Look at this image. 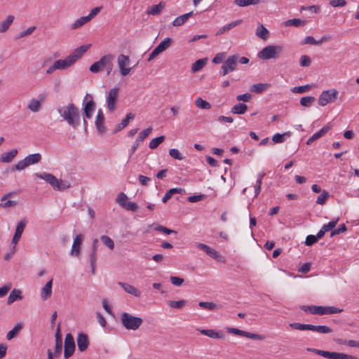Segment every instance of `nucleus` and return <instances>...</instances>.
<instances>
[{"instance_id": "obj_54", "label": "nucleus", "mask_w": 359, "mask_h": 359, "mask_svg": "<svg viewBox=\"0 0 359 359\" xmlns=\"http://www.w3.org/2000/svg\"><path fill=\"white\" fill-rule=\"evenodd\" d=\"M311 89V86L309 85H305V86H297L292 88V92L294 93H304L306 91H308Z\"/></svg>"}, {"instance_id": "obj_33", "label": "nucleus", "mask_w": 359, "mask_h": 359, "mask_svg": "<svg viewBox=\"0 0 359 359\" xmlns=\"http://www.w3.org/2000/svg\"><path fill=\"white\" fill-rule=\"evenodd\" d=\"M265 1L266 0H235L234 4L241 7H245L250 5H257Z\"/></svg>"}, {"instance_id": "obj_64", "label": "nucleus", "mask_w": 359, "mask_h": 359, "mask_svg": "<svg viewBox=\"0 0 359 359\" xmlns=\"http://www.w3.org/2000/svg\"><path fill=\"white\" fill-rule=\"evenodd\" d=\"M330 5L332 7H343L346 5V0H331L330 1Z\"/></svg>"}, {"instance_id": "obj_40", "label": "nucleus", "mask_w": 359, "mask_h": 359, "mask_svg": "<svg viewBox=\"0 0 359 359\" xmlns=\"http://www.w3.org/2000/svg\"><path fill=\"white\" fill-rule=\"evenodd\" d=\"M22 325L21 323H18L11 330H10L7 335L6 338L8 340H11L15 338L18 333L22 330Z\"/></svg>"}, {"instance_id": "obj_25", "label": "nucleus", "mask_w": 359, "mask_h": 359, "mask_svg": "<svg viewBox=\"0 0 359 359\" xmlns=\"http://www.w3.org/2000/svg\"><path fill=\"white\" fill-rule=\"evenodd\" d=\"M200 332L202 334L208 336L210 338L213 339H223L224 337V334L222 331H215L214 330H201Z\"/></svg>"}, {"instance_id": "obj_16", "label": "nucleus", "mask_w": 359, "mask_h": 359, "mask_svg": "<svg viewBox=\"0 0 359 359\" xmlns=\"http://www.w3.org/2000/svg\"><path fill=\"white\" fill-rule=\"evenodd\" d=\"M83 238L82 234L76 235L73 241L71 248L70 255L74 257H79L80 255L81 245Z\"/></svg>"}, {"instance_id": "obj_60", "label": "nucleus", "mask_w": 359, "mask_h": 359, "mask_svg": "<svg viewBox=\"0 0 359 359\" xmlns=\"http://www.w3.org/2000/svg\"><path fill=\"white\" fill-rule=\"evenodd\" d=\"M1 202V203H0V208H11L17 205V202L15 201H11L9 199H6V201Z\"/></svg>"}, {"instance_id": "obj_63", "label": "nucleus", "mask_w": 359, "mask_h": 359, "mask_svg": "<svg viewBox=\"0 0 359 359\" xmlns=\"http://www.w3.org/2000/svg\"><path fill=\"white\" fill-rule=\"evenodd\" d=\"M114 60V55H111L109 57V59L108 60V62L106 65L105 69L107 70V74L109 75L113 69V61Z\"/></svg>"}, {"instance_id": "obj_57", "label": "nucleus", "mask_w": 359, "mask_h": 359, "mask_svg": "<svg viewBox=\"0 0 359 359\" xmlns=\"http://www.w3.org/2000/svg\"><path fill=\"white\" fill-rule=\"evenodd\" d=\"M169 154L175 159L182 160L184 156L177 149H171L169 150Z\"/></svg>"}, {"instance_id": "obj_62", "label": "nucleus", "mask_w": 359, "mask_h": 359, "mask_svg": "<svg viewBox=\"0 0 359 359\" xmlns=\"http://www.w3.org/2000/svg\"><path fill=\"white\" fill-rule=\"evenodd\" d=\"M299 63L302 67H309L311 65V60L308 55H304L301 56Z\"/></svg>"}, {"instance_id": "obj_20", "label": "nucleus", "mask_w": 359, "mask_h": 359, "mask_svg": "<svg viewBox=\"0 0 359 359\" xmlns=\"http://www.w3.org/2000/svg\"><path fill=\"white\" fill-rule=\"evenodd\" d=\"M152 128L149 127L142 130L139 135L133 146L131 147V153L133 154L137 148L138 147L140 142L144 141V140L151 133Z\"/></svg>"}, {"instance_id": "obj_18", "label": "nucleus", "mask_w": 359, "mask_h": 359, "mask_svg": "<svg viewBox=\"0 0 359 359\" xmlns=\"http://www.w3.org/2000/svg\"><path fill=\"white\" fill-rule=\"evenodd\" d=\"M95 123L99 134L102 135L105 133L104 116L100 109L97 111Z\"/></svg>"}, {"instance_id": "obj_41", "label": "nucleus", "mask_w": 359, "mask_h": 359, "mask_svg": "<svg viewBox=\"0 0 359 359\" xmlns=\"http://www.w3.org/2000/svg\"><path fill=\"white\" fill-rule=\"evenodd\" d=\"M269 84H268V83H256V84H253L250 87V90L252 92L259 94V93H263L264 90H266L269 88Z\"/></svg>"}, {"instance_id": "obj_5", "label": "nucleus", "mask_w": 359, "mask_h": 359, "mask_svg": "<svg viewBox=\"0 0 359 359\" xmlns=\"http://www.w3.org/2000/svg\"><path fill=\"white\" fill-rule=\"evenodd\" d=\"M121 323L128 330H137L142 324L143 320L140 317L133 316L128 313L123 312L121 314Z\"/></svg>"}, {"instance_id": "obj_13", "label": "nucleus", "mask_w": 359, "mask_h": 359, "mask_svg": "<svg viewBox=\"0 0 359 359\" xmlns=\"http://www.w3.org/2000/svg\"><path fill=\"white\" fill-rule=\"evenodd\" d=\"M130 63V58L128 56H126L123 54H121L118 57V67L120 69V72L122 76H126L128 75L131 68H126V67L128 66Z\"/></svg>"}, {"instance_id": "obj_39", "label": "nucleus", "mask_w": 359, "mask_h": 359, "mask_svg": "<svg viewBox=\"0 0 359 359\" xmlns=\"http://www.w3.org/2000/svg\"><path fill=\"white\" fill-rule=\"evenodd\" d=\"M172 42V39L165 38L156 47V48L161 53L171 46Z\"/></svg>"}, {"instance_id": "obj_14", "label": "nucleus", "mask_w": 359, "mask_h": 359, "mask_svg": "<svg viewBox=\"0 0 359 359\" xmlns=\"http://www.w3.org/2000/svg\"><path fill=\"white\" fill-rule=\"evenodd\" d=\"M111 54L104 55L99 61L94 62L90 67L89 70L93 73H98L103 69H105L106 65L109 59Z\"/></svg>"}, {"instance_id": "obj_59", "label": "nucleus", "mask_w": 359, "mask_h": 359, "mask_svg": "<svg viewBox=\"0 0 359 359\" xmlns=\"http://www.w3.org/2000/svg\"><path fill=\"white\" fill-rule=\"evenodd\" d=\"M154 229L157 231L163 232L165 234H171V233H177V231L174 230H171L165 226H163L162 225H157Z\"/></svg>"}, {"instance_id": "obj_47", "label": "nucleus", "mask_w": 359, "mask_h": 359, "mask_svg": "<svg viewBox=\"0 0 359 359\" xmlns=\"http://www.w3.org/2000/svg\"><path fill=\"white\" fill-rule=\"evenodd\" d=\"M290 136V132H286L283 134L276 133L272 137V141L274 143H283L285 141L284 137Z\"/></svg>"}, {"instance_id": "obj_27", "label": "nucleus", "mask_w": 359, "mask_h": 359, "mask_svg": "<svg viewBox=\"0 0 359 359\" xmlns=\"http://www.w3.org/2000/svg\"><path fill=\"white\" fill-rule=\"evenodd\" d=\"M185 193V190L182 188H172L167 191L165 194L162 198L163 203H166L169 199L172 198V196L175 194H182Z\"/></svg>"}, {"instance_id": "obj_2", "label": "nucleus", "mask_w": 359, "mask_h": 359, "mask_svg": "<svg viewBox=\"0 0 359 359\" xmlns=\"http://www.w3.org/2000/svg\"><path fill=\"white\" fill-rule=\"evenodd\" d=\"M57 111L60 116L73 128H76L81 122L79 109L73 103L60 107Z\"/></svg>"}, {"instance_id": "obj_12", "label": "nucleus", "mask_w": 359, "mask_h": 359, "mask_svg": "<svg viewBox=\"0 0 359 359\" xmlns=\"http://www.w3.org/2000/svg\"><path fill=\"white\" fill-rule=\"evenodd\" d=\"M118 93L119 88L117 87H114L109 90L108 93L106 102L107 104V108L111 112H113L116 109V103L118 100Z\"/></svg>"}, {"instance_id": "obj_35", "label": "nucleus", "mask_w": 359, "mask_h": 359, "mask_svg": "<svg viewBox=\"0 0 359 359\" xmlns=\"http://www.w3.org/2000/svg\"><path fill=\"white\" fill-rule=\"evenodd\" d=\"M256 35L263 40H266L269 35L268 29L263 25L259 24L256 30Z\"/></svg>"}, {"instance_id": "obj_3", "label": "nucleus", "mask_w": 359, "mask_h": 359, "mask_svg": "<svg viewBox=\"0 0 359 359\" xmlns=\"http://www.w3.org/2000/svg\"><path fill=\"white\" fill-rule=\"evenodd\" d=\"M36 176L45 180L54 190L64 191L71 187V184L67 180H58L53 175L47 172L36 173Z\"/></svg>"}, {"instance_id": "obj_17", "label": "nucleus", "mask_w": 359, "mask_h": 359, "mask_svg": "<svg viewBox=\"0 0 359 359\" xmlns=\"http://www.w3.org/2000/svg\"><path fill=\"white\" fill-rule=\"evenodd\" d=\"M76 343L78 350L81 352L85 351L89 346L88 337L85 333H79L77 336Z\"/></svg>"}, {"instance_id": "obj_9", "label": "nucleus", "mask_w": 359, "mask_h": 359, "mask_svg": "<svg viewBox=\"0 0 359 359\" xmlns=\"http://www.w3.org/2000/svg\"><path fill=\"white\" fill-rule=\"evenodd\" d=\"M88 97H90V100L87 101L86 103L84 105L83 107V123L86 128L88 122L86 120V118H91L93 116V113L95 109L96 104L93 100V97L89 94H86L84 97V101L87 99Z\"/></svg>"}, {"instance_id": "obj_29", "label": "nucleus", "mask_w": 359, "mask_h": 359, "mask_svg": "<svg viewBox=\"0 0 359 359\" xmlns=\"http://www.w3.org/2000/svg\"><path fill=\"white\" fill-rule=\"evenodd\" d=\"M17 154H18V150L15 149H11L9 151L5 152L1 154V161L3 163H10L14 159V158L17 156Z\"/></svg>"}, {"instance_id": "obj_37", "label": "nucleus", "mask_w": 359, "mask_h": 359, "mask_svg": "<svg viewBox=\"0 0 359 359\" xmlns=\"http://www.w3.org/2000/svg\"><path fill=\"white\" fill-rule=\"evenodd\" d=\"M327 40V37L326 36H323L319 41H316L313 36H308L304 39L302 44L319 45Z\"/></svg>"}, {"instance_id": "obj_23", "label": "nucleus", "mask_w": 359, "mask_h": 359, "mask_svg": "<svg viewBox=\"0 0 359 359\" xmlns=\"http://www.w3.org/2000/svg\"><path fill=\"white\" fill-rule=\"evenodd\" d=\"M53 279L48 281L41 290V297L43 300H46L51 297L52 294Z\"/></svg>"}, {"instance_id": "obj_38", "label": "nucleus", "mask_w": 359, "mask_h": 359, "mask_svg": "<svg viewBox=\"0 0 359 359\" xmlns=\"http://www.w3.org/2000/svg\"><path fill=\"white\" fill-rule=\"evenodd\" d=\"M285 26H294V27H301L304 26L306 25V20H301L299 18H293L288 20H286L283 22Z\"/></svg>"}, {"instance_id": "obj_1", "label": "nucleus", "mask_w": 359, "mask_h": 359, "mask_svg": "<svg viewBox=\"0 0 359 359\" xmlns=\"http://www.w3.org/2000/svg\"><path fill=\"white\" fill-rule=\"evenodd\" d=\"M90 44L83 45L76 48L64 60H57L54 62L47 70L46 73L50 74L56 69H66L74 65L90 48Z\"/></svg>"}, {"instance_id": "obj_36", "label": "nucleus", "mask_w": 359, "mask_h": 359, "mask_svg": "<svg viewBox=\"0 0 359 359\" xmlns=\"http://www.w3.org/2000/svg\"><path fill=\"white\" fill-rule=\"evenodd\" d=\"M310 330L315 331L318 333L328 334L332 332V329L326 325H310Z\"/></svg>"}, {"instance_id": "obj_61", "label": "nucleus", "mask_w": 359, "mask_h": 359, "mask_svg": "<svg viewBox=\"0 0 359 359\" xmlns=\"http://www.w3.org/2000/svg\"><path fill=\"white\" fill-rule=\"evenodd\" d=\"M347 228L344 224H341L337 229L332 230V231L330 233V236L333 237L336 235H338L339 233H344L346 231Z\"/></svg>"}, {"instance_id": "obj_42", "label": "nucleus", "mask_w": 359, "mask_h": 359, "mask_svg": "<svg viewBox=\"0 0 359 359\" xmlns=\"http://www.w3.org/2000/svg\"><path fill=\"white\" fill-rule=\"evenodd\" d=\"M206 62H207V59H205V58H204V59H199V60H196L192 65L191 71L193 72H196L200 71L201 69H202L204 67V66L205 65Z\"/></svg>"}, {"instance_id": "obj_31", "label": "nucleus", "mask_w": 359, "mask_h": 359, "mask_svg": "<svg viewBox=\"0 0 359 359\" xmlns=\"http://www.w3.org/2000/svg\"><path fill=\"white\" fill-rule=\"evenodd\" d=\"M41 107L42 104H41L40 102H39V101L35 99L30 100L27 104V109L34 113L39 111L41 109Z\"/></svg>"}, {"instance_id": "obj_48", "label": "nucleus", "mask_w": 359, "mask_h": 359, "mask_svg": "<svg viewBox=\"0 0 359 359\" xmlns=\"http://www.w3.org/2000/svg\"><path fill=\"white\" fill-rule=\"evenodd\" d=\"M164 140L165 136L163 135L152 139L149 143V148L151 149L157 148Z\"/></svg>"}, {"instance_id": "obj_11", "label": "nucleus", "mask_w": 359, "mask_h": 359, "mask_svg": "<svg viewBox=\"0 0 359 359\" xmlns=\"http://www.w3.org/2000/svg\"><path fill=\"white\" fill-rule=\"evenodd\" d=\"M74 339L72 334L68 333L65 336L64 346V357L67 359L70 358L75 351Z\"/></svg>"}, {"instance_id": "obj_22", "label": "nucleus", "mask_w": 359, "mask_h": 359, "mask_svg": "<svg viewBox=\"0 0 359 359\" xmlns=\"http://www.w3.org/2000/svg\"><path fill=\"white\" fill-rule=\"evenodd\" d=\"M120 285L127 293L132 294L136 297H140L141 292L134 286L129 285L128 283L118 282Z\"/></svg>"}, {"instance_id": "obj_32", "label": "nucleus", "mask_w": 359, "mask_h": 359, "mask_svg": "<svg viewBox=\"0 0 359 359\" xmlns=\"http://www.w3.org/2000/svg\"><path fill=\"white\" fill-rule=\"evenodd\" d=\"M248 106L245 104L238 103L231 109V112L234 114H243L246 112Z\"/></svg>"}, {"instance_id": "obj_30", "label": "nucleus", "mask_w": 359, "mask_h": 359, "mask_svg": "<svg viewBox=\"0 0 359 359\" xmlns=\"http://www.w3.org/2000/svg\"><path fill=\"white\" fill-rule=\"evenodd\" d=\"M14 19L15 18L13 15L7 16L6 19L2 21L0 24V33L6 32L11 24L13 22Z\"/></svg>"}, {"instance_id": "obj_15", "label": "nucleus", "mask_w": 359, "mask_h": 359, "mask_svg": "<svg viewBox=\"0 0 359 359\" xmlns=\"http://www.w3.org/2000/svg\"><path fill=\"white\" fill-rule=\"evenodd\" d=\"M26 224H27V221L25 219H22L20 222H18V224L16 226V229H15L14 236H13L12 241H11V244L14 245V247H13L14 248H15V245L20 241V239L22 236V234L25 230V228L26 226Z\"/></svg>"}, {"instance_id": "obj_26", "label": "nucleus", "mask_w": 359, "mask_h": 359, "mask_svg": "<svg viewBox=\"0 0 359 359\" xmlns=\"http://www.w3.org/2000/svg\"><path fill=\"white\" fill-rule=\"evenodd\" d=\"M194 15V12L191 11L189 13H185L184 15H180L177 17L172 22V25L175 27H179L184 25L186 21Z\"/></svg>"}, {"instance_id": "obj_28", "label": "nucleus", "mask_w": 359, "mask_h": 359, "mask_svg": "<svg viewBox=\"0 0 359 359\" xmlns=\"http://www.w3.org/2000/svg\"><path fill=\"white\" fill-rule=\"evenodd\" d=\"M21 294L22 292L20 290H13L8 297L7 304L8 305H11L16 300H21L22 299V296Z\"/></svg>"}, {"instance_id": "obj_52", "label": "nucleus", "mask_w": 359, "mask_h": 359, "mask_svg": "<svg viewBox=\"0 0 359 359\" xmlns=\"http://www.w3.org/2000/svg\"><path fill=\"white\" fill-rule=\"evenodd\" d=\"M329 196V193L326 190H323L320 195H319L317 198L316 203L320 205H324L326 203Z\"/></svg>"}, {"instance_id": "obj_49", "label": "nucleus", "mask_w": 359, "mask_h": 359, "mask_svg": "<svg viewBox=\"0 0 359 359\" xmlns=\"http://www.w3.org/2000/svg\"><path fill=\"white\" fill-rule=\"evenodd\" d=\"M100 239L102 243L107 248H109L110 250H113L114 248V243L113 240L108 236L103 235L100 237Z\"/></svg>"}, {"instance_id": "obj_21", "label": "nucleus", "mask_w": 359, "mask_h": 359, "mask_svg": "<svg viewBox=\"0 0 359 359\" xmlns=\"http://www.w3.org/2000/svg\"><path fill=\"white\" fill-rule=\"evenodd\" d=\"M330 128L331 127L329 125L323 127L318 132L314 133L312 136L309 137V139L306 142V144H311L314 141L317 140L318 139L325 135L330 130Z\"/></svg>"}, {"instance_id": "obj_34", "label": "nucleus", "mask_w": 359, "mask_h": 359, "mask_svg": "<svg viewBox=\"0 0 359 359\" xmlns=\"http://www.w3.org/2000/svg\"><path fill=\"white\" fill-rule=\"evenodd\" d=\"M41 156L39 153L28 155L25 158V161L27 163V166H29V165L36 164L39 163L41 161Z\"/></svg>"}, {"instance_id": "obj_43", "label": "nucleus", "mask_w": 359, "mask_h": 359, "mask_svg": "<svg viewBox=\"0 0 359 359\" xmlns=\"http://www.w3.org/2000/svg\"><path fill=\"white\" fill-rule=\"evenodd\" d=\"M89 21L90 20L87 16L81 17L79 19H77L73 24H72L71 29H76Z\"/></svg>"}, {"instance_id": "obj_10", "label": "nucleus", "mask_w": 359, "mask_h": 359, "mask_svg": "<svg viewBox=\"0 0 359 359\" xmlns=\"http://www.w3.org/2000/svg\"><path fill=\"white\" fill-rule=\"evenodd\" d=\"M238 55L229 56L221 67L222 75L225 76L236 69Z\"/></svg>"}, {"instance_id": "obj_7", "label": "nucleus", "mask_w": 359, "mask_h": 359, "mask_svg": "<svg viewBox=\"0 0 359 359\" xmlns=\"http://www.w3.org/2000/svg\"><path fill=\"white\" fill-rule=\"evenodd\" d=\"M338 91L336 89H330L321 93L318 100V104L324 107L328 103L334 102L338 96Z\"/></svg>"}, {"instance_id": "obj_56", "label": "nucleus", "mask_w": 359, "mask_h": 359, "mask_svg": "<svg viewBox=\"0 0 359 359\" xmlns=\"http://www.w3.org/2000/svg\"><path fill=\"white\" fill-rule=\"evenodd\" d=\"M127 200L128 197L123 192H121L118 194L116 201L121 206L124 207L127 203Z\"/></svg>"}, {"instance_id": "obj_19", "label": "nucleus", "mask_w": 359, "mask_h": 359, "mask_svg": "<svg viewBox=\"0 0 359 359\" xmlns=\"http://www.w3.org/2000/svg\"><path fill=\"white\" fill-rule=\"evenodd\" d=\"M228 332L234 334H237L239 336L245 337L247 338L252 339H260L261 336L257 334H253L251 332H248L246 331H243L239 330L238 328H229Z\"/></svg>"}, {"instance_id": "obj_44", "label": "nucleus", "mask_w": 359, "mask_h": 359, "mask_svg": "<svg viewBox=\"0 0 359 359\" xmlns=\"http://www.w3.org/2000/svg\"><path fill=\"white\" fill-rule=\"evenodd\" d=\"M62 351V345H55L54 353L48 349V359H53V356L58 358L61 355Z\"/></svg>"}, {"instance_id": "obj_46", "label": "nucleus", "mask_w": 359, "mask_h": 359, "mask_svg": "<svg viewBox=\"0 0 359 359\" xmlns=\"http://www.w3.org/2000/svg\"><path fill=\"white\" fill-rule=\"evenodd\" d=\"M316 98L313 96L303 97L300 100V104L305 107H309L315 102Z\"/></svg>"}, {"instance_id": "obj_51", "label": "nucleus", "mask_w": 359, "mask_h": 359, "mask_svg": "<svg viewBox=\"0 0 359 359\" xmlns=\"http://www.w3.org/2000/svg\"><path fill=\"white\" fill-rule=\"evenodd\" d=\"M311 324H302L299 323H292L290 324V327L297 330H310Z\"/></svg>"}, {"instance_id": "obj_24", "label": "nucleus", "mask_w": 359, "mask_h": 359, "mask_svg": "<svg viewBox=\"0 0 359 359\" xmlns=\"http://www.w3.org/2000/svg\"><path fill=\"white\" fill-rule=\"evenodd\" d=\"M165 7V3L161 1L158 4L151 6L147 11L148 15H158Z\"/></svg>"}, {"instance_id": "obj_58", "label": "nucleus", "mask_w": 359, "mask_h": 359, "mask_svg": "<svg viewBox=\"0 0 359 359\" xmlns=\"http://www.w3.org/2000/svg\"><path fill=\"white\" fill-rule=\"evenodd\" d=\"M96 254H97V252H91L90 254L91 272L93 274L95 273V264H96V259H97Z\"/></svg>"}, {"instance_id": "obj_45", "label": "nucleus", "mask_w": 359, "mask_h": 359, "mask_svg": "<svg viewBox=\"0 0 359 359\" xmlns=\"http://www.w3.org/2000/svg\"><path fill=\"white\" fill-rule=\"evenodd\" d=\"M196 106L202 109H209L211 108V104L206 100H203L201 97H198L195 100Z\"/></svg>"}, {"instance_id": "obj_4", "label": "nucleus", "mask_w": 359, "mask_h": 359, "mask_svg": "<svg viewBox=\"0 0 359 359\" xmlns=\"http://www.w3.org/2000/svg\"><path fill=\"white\" fill-rule=\"evenodd\" d=\"M300 309L306 313H309L314 315L335 314L343 311V309L337 308L335 306L302 305L300 306Z\"/></svg>"}, {"instance_id": "obj_6", "label": "nucleus", "mask_w": 359, "mask_h": 359, "mask_svg": "<svg viewBox=\"0 0 359 359\" xmlns=\"http://www.w3.org/2000/svg\"><path fill=\"white\" fill-rule=\"evenodd\" d=\"M283 47L280 46H267L258 53V57L262 60L277 58L278 54L281 53Z\"/></svg>"}, {"instance_id": "obj_8", "label": "nucleus", "mask_w": 359, "mask_h": 359, "mask_svg": "<svg viewBox=\"0 0 359 359\" xmlns=\"http://www.w3.org/2000/svg\"><path fill=\"white\" fill-rule=\"evenodd\" d=\"M307 351L314 352L322 357L327 358L329 359H357V358L352 355L341 353L330 352L315 348H307Z\"/></svg>"}, {"instance_id": "obj_50", "label": "nucleus", "mask_w": 359, "mask_h": 359, "mask_svg": "<svg viewBox=\"0 0 359 359\" xmlns=\"http://www.w3.org/2000/svg\"><path fill=\"white\" fill-rule=\"evenodd\" d=\"M199 306L210 311H213L219 309L218 306L213 302H200L198 304Z\"/></svg>"}, {"instance_id": "obj_53", "label": "nucleus", "mask_w": 359, "mask_h": 359, "mask_svg": "<svg viewBox=\"0 0 359 359\" xmlns=\"http://www.w3.org/2000/svg\"><path fill=\"white\" fill-rule=\"evenodd\" d=\"M339 220V218L337 217V219L330 221L327 224H324L322 226V228L323 229L324 231H326V232H327L329 231H331V230H332L336 226V225L338 223Z\"/></svg>"}, {"instance_id": "obj_55", "label": "nucleus", "mask_w": 359, "mask_h": 359, "mask_svg": "<svg viewBox=\"0 0 359 359\" xmlns=\"http://www.w3.org/2000/svg\"><path fill=\"white\" fill-rule=\"evenodd\" d=\"M185 304H186V301L183 300V299L179 300V301H170L168 302V305L171 308H175V309H181L183 306H184Z\"/></svg>"}]
</instances>
